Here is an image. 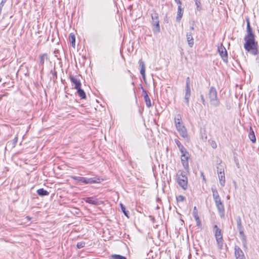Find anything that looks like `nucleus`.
I'll list each match as a JSON object with an SVG mask.
<instances>
[{
    "mask_svg": "<svg viewBox=\"0 0 259 259\" xmlns=\"http://www.w3.org/2000/svg\"><path fill=\"white\" fill-rule=\"evenodd\" d=\"M248 137L253 143L255 142L256 138L253 131H250V132L248 134Z\"/></svg>",
    "mask_w": 259,
    "mask_h": 259,
    "instance_id": "24",
    "label": "nucleus"
},
{
    "mask_svg": "<svg viewBox=\"0 0 259 259\" xmlns=\"http://www.w3.org/2000/svg\"><path fill=\"white\" fill-rule=\"evenodd\" d=\"M85 245V242H78L77 243V247L78 248V249H80V248H81L82 247H83Z\"/></svg>",
    "mask_w": 259,
    "mask_h": 259,
    "instance_id": "33",
    "label": "nucleus"
},
{
    "mask_svg": "<svg viewBox=\"0 0 259 259\" xmlns=\"http://www.w3.org/2000/svg\"><path fill=\"white\" fill-rule=\"evenodd\" d=\"M214 201L215 204L216 206L219 204H221L222 203H223L221 199V198H219L218 199L214 200Z\"/></svg>",
    "mask_w": 259,
    "mask_h": 259,
    "instance_id": "37",
    "label": "nucleus"
},
{
    "mask_svg": "<svg viewBox=\"0 0 259 259\" xmlns=\"http://www.w3.org/2000/svg\"><path fill=\"white\" fill-rule=\"evenodd\" d=\"M234 249L236 259H245L244 253L239 247L235 246Z\"/></svg>",
    "mask_w": 259,
    "mask_h": 259,
    "instance_id": "12",
    "label": "nucleus"
},
{
    "mask_svg": "<svg viewBox=\"0 0 259 259\" xmlns=\"http://www.w3.org/2000/svg\"><path fill=\"white\" fill-rule=\"evenodd\" d=\"M48 58L47 55L46 54H42L39 56V63L40 65H41L42 67L44 64L45 63V60H47Z\"/></svg>",
    "mask_w": 259,
    "mask_h": 259,
    "instance_id": "23",
    "label": "nucleus"
},
{
    "mask_svg": "<svg viewBox=\"0 0 259 259\" xmlns=\"http://www.w3.org/2000/svg\"><path fill=\"white\" fill-rule=\"evenodd\" d=\"M200 98H201V102H202V104L204 105H205V99H204V96L203 95H200Z\"/></svg>",
    "mask_w": 259,
    "mask_h": 259,
    "instance_id": "40",
    "label": "nucleus"
},
{
    "mask_svg": "<svg viewBox=\"0 0 259 259\" xmlns=\"http://www.w3.org/2000/svg\"><path fill=\"white\" fill-rule=\"evenodd\" d=\"M218 178L219 179L220 185L224 187L225 185V173H221L218 174Z\"/></svg>",
    "mask_w": 259,
    "mask_h": 259,
    "instance_id": "19",
    "label": "nucleus"
},
{
    "mask_svg": "<svg viewBox=\"0 0 259 259\" xmlns=\"http://www.w3.org/2000/svg\"><path fill=\"white\" fill-rule=\"evenodd\" d=\"M111 257L113 259H126L125 256L118 254H113Z\"/></svg>",
    "mask_w": 259,
    "mask_h": 259,
    "instance_id": "31",
    "label": "nucleus"
},
{
    "mask_svg": "<svg viewBox=\"0 0 259 259\" xmlns=\"http://www.w3.org/2000/svg\"><path fill=\"white\" fill-rule=\"evenodd\" d=\"M212 192L213 200L218 199L219 198H220L218 192L216 189L212 188Z\"/></svg>",
    "mask_w": 259,
    "mask_h": 259,
    "instance_id": "27",
    "label": "nucleus"
},
{
    "mask_svg": "<svg viewBox=\"0 0 259 259\" xmlns=\"http://www.w3.org/2000/svg\"><path fill=\"white\" fill-rule=\"evenodd\" d=\"M77 90V93L78 95V96L81 98V99H85L86 98V95L85 92L83 90L81 89V87H79Z\"/></svg>",
    "mask_w": 259,
    "mask_h": 259,
    "instance_id": "22",
    "label": "nucleus"
},
{
    "mask_svg": "<svg viewBox=\"0 0 259 259\" xmlns=\"http://www.w3.org/2000/svg\"><path fill=\"white\" fill-rule=\"evenodd\" d=\"M190 30L191 31L187 33L186 37L189 46L192 48L194 45V39L192 36V31L194 30V27L193 26L191 27Z\"/></svg>",
    "mask_w": 259,
    "mask_h": 259,
    "instance_id": "11",
    "label": "nucleus"
},
{
    "mask_svg": "<svg viewBox=\"0 0 259 259\" xmlns=\"http://www.w3.org/2000/svg\"><path fill=\"white\" fill-rule=\"evenodd\" d=\"M242 240V243H243V247H244V249H247V243H246V239H243V240Z\"/></svg>",
    "mask_w": 259,
    "mask_h": 259,
    "instance_id": "38",
    "label": "nucleus"
},
{
    "mask_svg": "<svg viewBox=\"0 0 259 259\" xmlns=\"http://www.w3.org/2000/svg\"><path fill=\"white\" fill-rule=\"evenodd\" d=\"M69 78L71 83L74 85L75 89L81 87V84L79 79L73 76H70Z\"/></svg>",
    "mask_w": 259,
    "mask_h": 259,
    "instance_id": "13",
    "label": "nucleus"
},
{
    "mask_svg": "<svg viewBox=\"0 0 259 259\" xmlns=\"http://www.w3.org/2000/svg\"><path fill=\"white\" fill-rule=\"evenodd\" d=\"M181 152L182 153L181 161L183 165L185 168H187L189 166V164L188 162V157L187 156L188 153L183 146H181Z\"/></svg>",
    "mask_w": 259,
    "mask_h": 259,
    "instance_id": "5",
    "label": "nucleus"
},
{
    "mask_svg": "<svg viewBox=\"0 0 259 259\" xmlns=\"http://www.w3.org/2000/svg\"><path fill=\"white\" fill-rule=\"evenodd\" d=\"M6 1H7V0H2V1H1V4H2V3H5V2H6Z\"/></svg>",
    "mask_w": 259,
    "mask_h": 259,
    "instance_id": "44",
    "label": "nucleus"
},
{
    "mask_svg": "<svg viewBox=\"0 0 259 259\" xmlns=\"http://www.w3.org/2000/svg\"><path fill=\"white\" fill-rule=\"evenodd\" d=\"M73 179L77 181L81 182L84 184H93L98 183L99 179L95 178H87L84 177L74 176Z\"/></svg>",
    "mask_w": 259,
    "mask_h": 259,
    "instance_id": "6",
    "label": "nucleus"
},
{
    "mask_svg": "<svg viewBox=\"0 0 259 259\" xmlns=\"http://www.w3.org/2000/svg\"><path fill=\"white\" fill-rule=\"evenodd\" d=\"M139 65L141 67V68H145V63H144V61H142V59L139 60Z\"/></svg>",
    "mask_w": 259,
    "mask_h": 259,
    "instance_id": "35",
    "label": "nucleus"
},
{
    "mask_svg": "<svg viewBox=\"0 0 259 259\" xmlns=\"http://www.w3.org/2000/svg\"><path fill=\"white\" fill-rule=\"evenodd\" d=\"M235 219H236V223H237V229H240V228H243V227L242 225L241 218L239 216H237L235 218Z\"/></svg>",
    "mask_w": 259,
    "mask_h": 259,
    "instance_id": "28",
    "label": "nucleus"
},
{
    "mask_svg": "<svg viewBox=\"0 0 259 259\" xmlns=\"http://www.w3.org/2000/svg\"><path fill=\"white\" fill-rule=\"evenodd\" d=\"M120 206L121 209L122 211L123 212V213H124V214L126 217L128 218V211H126L125 208L124 206V205L122 203H120Z\"/></svg>",
    "mask_w": 259,
    "mask_h": 259,
    "instance_id": "30",
    "label": "nucleus"
},
{
    "mask_svg": "<svg viewBox=\"0 0 259 259\" xmlns=\"http://www.w3.org/2000/svg\"><path fill=\"white\" fill-rule=\"evenodd\" d=\"M176 143H177V145H178L180 150L181 151V146H183V145H182L180 143V142L178 141H177L176 142Z\"/></svg>",
    "mask_w": 259,
    "mask_h": 259,
    "instance_id": "42",
    "label": "nucleus"
},
{
    "mask_svg": "<svg viewBox=\"0 0 259 259\" xmlns=\"http://www.w3.org/2000/svg\"><path fill=\"white\" fill-rule=\"evenodd\" d=\"M177 181L179 185L183 189L185 190L187 188V177L182 174L178 176Z\"/></svg>",
    "mask_w": 259,
    "mask_h": 259,
    "instance_id": "7",
    "label": "nucleus"
},
{
    "mask_svg": "<svg viewBox=\"0 0 259 259\" xmlns=\"http://www.w3.org/2000/svg\"><path fill=\"white\" fill-rule=\"evenodd\" d=\"M216 207L218 210L220 217L222 218H223L225 216V208L223 203L217 205Z\"/></svg>",
    "mask_w": 259,
    "mask_h": 259,
    "instance_id": "16",
    "label": "nucleus"
},
{
    "mask_svg": "<svg viewBox=\"0 0 259 259\" xmlns=\"http://www.w3.org/2000/svg\"><path fill=\"white\" fill-rule=\"evenodd\" d=\"M209 143L212 148L214 149L217 148V144L214 141H210Z\"/></svg>",
    "mask_w": 259,
    "mask_h": 259,
    "instance_id": "36",
    "label": "nucleus"
},
{
    "mask_svg": "<svg viewBox=\"0 0 259 259\" xmlns=\"http://www.w3.org/2000/svg\"><path fill=\"white\" fill-rule=\"evenodd\" d=\"M218 51L223 61L227 63L228 62V54L226 48L222 44H221V45L218 47Z\"/></svg>",
    "mask_w": 259,
    "mask_h": 259,
    "instance_id": "8",
    "label": "nucleus"
},
{
    "mask_svg": "<svg viewBox=\"0 0 259 259\" xmlns=\"http://www.w3.org/2000/svg\"><path fill=\"white\" fill-rule=\"evenodd\" d=\"M193 215L195 220V221L196 222V225L198 227H201V221L199 219V217L198 214L197 209L196 206H194V207L193 208Z\"/></svg>",
    "mask_w": 259,
    "mask_h": 259,
    "instance_id": "14",
    "label": "nucleus"
},
{
    "mask_svg": "<svg viewBox=\"0 0 259 259\" xmlns=\"http://www.w3.org/2000/svg\"><path fill=\"white\" fill-rule=\"evenodd\" d=\"M191 96V90L190 87V78L188 77L186 79V85L185 90V100L187 104L189 105V99Z\"/></svg>",
    "mask_w": 259,
    "mask_h": 259,
    "instance_id": "9",
    "label": "nucleus"
},
{
    "mask_svg": "<svg viewBox=\"0 0 259 259\" xmlns=\"http://www.w3.org/2000/svg\"><path fill=\"white\" fill-rule=\"evenodd\" d=\"M37 193L40 196H47L49 194V193L48 191L44 190L42 188L38 189L37 190Z\"/></svg>",
    "mask_w": 259,
    "mask_h": 259,
    "instance_id": "21",
    "label": "nucleus"
},
{
    "mask_svg": "<svg viewBox=\"0 0 259 259\" xmlns=\"http://www.w3.org/2000/svg\"><path fill=\"white\" fill-rule=\"evenodd\" d=\"M247 21V34L244 37V49L252 54L255 55L257 54V42L255 40V36L250 27L249 19Z\"/></svg>",
    "mask_w": 259,
    "mask_h": 259,
    "instance_id": "1",
    "label": "nucleus"
},
{
    "mask_svg": "<svg viewBox=\"0 0 259 259\" xmlns=\"http://www.w3.org/2000/svg\"><path fill=\"white\" fill-rule=\"evenodd\" d=\"M183 9L181 7V5H179L177 12V16L176 20L178 22H180L183 15Z\"/></svg>",
    "mask_w": 259,
    "mask_h": 259,
    "instance_id": "17",
    "label": "nucleus"
},
{
    "mask_svg": "<svg viewBox=\"0 0 259 259\" xmlns=\"http://www.w3.org/2000/svg\"><path fill=\"white\" fill-rule=\"evenodd\" d=\"M85 201L87 203L94 204L98 205L99 201L97 199L94 197H87L85 199Z\"/></svg>",
    "mask_w": 259,
    "mask_h": 259,
    "instance_id": "18",
    "label": "nucleus"
},
{
    "mask_svg": "<svg viewBox=\"0 0 259 259\" xmlns=\"http://www.w3.org/2000/svg\"><path fill=\"white\" fill-rule=\"evenodd\" d=\"M201 0H195V4L197 6V9L198 11H200L201 10Z\"/></svg>",
    "mask_w": 259,
    "mask_h": 259,
    "instance_id": "32",
    "label": "nucleus"
},
{
    "mask_svg": "<svg viewBox=\"0 0 259 259\" xmlns=\"http://www.w3.org/2000/svg\"><path fill=\"white\" fill-rule=\"evenodd\" d=\"M177 199L179 201H183L184 200V197L182 195H179Z\"/></svg>",
    "mask_w": 259,
    "mask_h": 259,
    "instance_id": "39",
    "label": "nucleus"
},
{
    "mask_svg": "<svg viewBox=\"0 0 259 259\" xmlns=\"http://www.w3.org/2000/svg\"><path fill=\"white\" fill-rule=\"evenodd\" d=\"M208 97L210 104L213 107H217L220 105V101L218 98L217 92L213 87H211L209 91Z\"/></svg>",
    "mask_w": 259,
    "mask_h": 259,
    "instance_id": "2",
    "label": "nucleus"
},
{
    "mask_svg": "<svg viewBox=\"0 0 259 259\" xmlns=\"http://www.w3.org/2000/svg\"><path fill=\"white\" fill-rule=\"evenodd\" d=\"M217 163L219 164V165L217 166V167L218 174H220V172L225 173L224 166L222 164H221L222 160H218Z\"/></svg>",
    "mask_w": 259,
    "mask_h": 259,
    "instance_id": "20",
    "label": "nucleus"
},
{
    "mask_svg": "<svg viewBox=\"0 0 259 259\" xmlns=\"http://www.w3.org/2000/svg\"><path fill=\"white\" fill-rule=\"evenodd\" d=\"M18 141V138L15 137L13 140V147L15 146Z\"/></svg>",
    "mask_w": 259,
    "mask_h": 259,
    "instance_id": "41",
    "label": "nucleus"
},
{
    "mask_svg": "<svg viewBox=\"0 0 259 259\" xmlns=\"http://www.w3.org/2000/svg\"><path fill=\"white\" fill-rule=\"evenodd\" d=\"M151 15L152 19V24L153 26V30L155 33L159 32L160 31V26L158 19V14L155 11H154Z\"/></svg>",
    "mask_w": 259,
    "mask_h": 259,
    "instance_id": "4",
    "label": "nucleus"
},
{
    "mask_svg": "<svg viewBox=\"0 0 259 259\" xmlns=\"http://www.w3.org/2000/svg\"><path fill=\"white\" fill-rule=\"evenodd\" d=\"M69 41L72 44V47H74L75 43V35L73 33H71L69 34Z\"/></svg>",
    "mask_w": 259,
    "mask_h": 259,
    "instance_id": "25",
    "label": "nucleus"
},
{
    "mask_svg": "<svg viewBox=\"0 0 259 259\" xmlns=\"http://www.w3.org/2000/svg\"><path fill=\"white\" fill-rule=\"evenodd\" d=\"M213 230L215 232V237L218 246L220 249H221L223 244V240L221 230L218 228L217 225L214 226Z\"/></svg>",
    "mask_w": 259,
    "mask_h": 259,
    "instance_id": "3",
    "label": "nucleus"
},
{
    "mask_svg": "<svg viewBox=\"0 0 259 259\" xmlns=\"http://www.w3.org/2000/svg\"><path fill=\"white\" fill-rule=\"evenodd\" d=\"M180 135L185 140L188 139V135L187 131H178Z\"/></svg>",
    "mask_w": 259,
    "mask_h": 259,
    "instance_id": "26",
    "label": "nucleus"
},
{
    "mask_svg": "<svg viewBox=\"0 0 259 259\" xmlns=\"http://www.w3.org/2000/svg\"><path fill=\"white\" fill-rule=\"evenodd\" d=\"M175 123L177 130H182L184 127L180 114L176 115L175 117Z\"/></svg>",
    "mask_w": 259,
    "mask_h": 259,
    "instance_id": "10",
    "label": "nucleus"
},
{
    "mask_svg": "<svg viewBox=\"0 0 259 259\" xmlns=\"http://www.w3.org/2000/svg\"><path fill=\"white\" fill-rule=\"evenodd\" d=\"M238 230L239 231V234H240V236L241 240L245 239H246V236H245V235L244 234L243 228H240V229H238Z\"/></svg>",
    "mask_w": 259,
    "mask_h": 259,
    "instance_id": "29",
    "label": "nucleus"
},
{
    "mask_svg": "<svg viewBox=\"0 0 259 259\" xmlns=\"http://www.w3.org/2000/svg\"><path fill=\"white\" fill-rule=\"evenodd\" d=\"M143 95L144 96V98L146 104V106L148 107L151 106V101L150 98L149 97L147 92L145 90H143L142 91Z\"/></svg>",
    "mask_w": 259,
    "mask_h": 259,
    "instance_id": "15",
    "label": "nucleus"
},
{
    "mask_svg": "<svg viewBox=\"0 0 259 259\" xmlns=\"http://www.w3.org/2000/svg\"><path fill=\"white\" fill-rule=\"evenodd\" d=\"M140 73L142 75L144 79H145V68H141L140 70Z\"/></svg>",
    "mask_w": 259,
    "mask_h": 259,
    "instance_id": "34",
    "label": "nucleus"
},
{
    "mask_svg": "<svg viewBox=\"0 0 259 259\" xmlns=\"http://www.w3.org/2000/svg\"><path fill=\"white\" fill-rule=\"evenodd\" d=\"M175 1L178 5H181L182 4V2H181V0H175Z\"/></svg>",
    "mask_w": 259,
    "mask_h": 259,
    "instance_id": "43",
    "label": "nucleus"
}]
</instances>
